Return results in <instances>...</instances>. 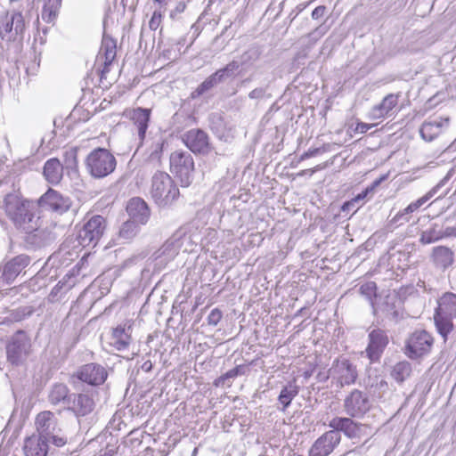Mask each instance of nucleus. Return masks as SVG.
Listing matches in <instances>:
<instances>
[{"label":"nucleus","instance_id":"1","mask_svg":"<svg viewBox=\"0 0 456 456\" xmlns=\"http://www.w3.org/2000/svg\"><path fill=\"white\" fill-rule=\"evenodd\" d=\"M3 208L7 217L12 222L15 227L19 229H29V225L34 224L37 214V205L36 202L24 199L20 192H11L5 195L3 202Z\"/></svg>","mask_w":456,"mask_h":456},{"label":"nucleus","instance_id":"2","mask_svg":"<svg viewBox=\"0 0 456 456\" xmlns=\"http://www.w3.org/2000/svg\"><path fill=\"white\" fill-rule=\"evenodd\" d=\"M456 318V294L446 292L437 299L434 322L438 333L446 341L448 335L453 330V319Z\"/></svg>","mask_w":456,"mask_h":456},{"label":"nucleus","instance_id":"3","mask_svg":"<svg viewBox=\"0 0 456 456\" xmlns=\"http://www.w3.org/2000/svg\"><path fill=\"white\" fill-rule=\"evenodd\" d=\"M85 164L92 177L101 179L114 172L117 159L109 150L99 147L86 156Z\"/></svg>","mask_w":456,"mask_h":456},{"label":"nucleus","instance_id":"4","mask_svg":"<svg viewBox=\"0 0 456 456\" xmlns=\"http://www.w3.org/2000/svg\"><path fill=\"white\" fill-rule=\"evenodd\" d=\"M151 194L157 205L164 207L178 197L179 190L167 173L158 171L151 179Z\"/></svg>","mask_w":456,"mask_h":456},{"label":"nucleus","instance_id":"5","mask_svg":"<svg viewBox=\"0 0 456 456\" xmlns=\"http://www.w3.org/2000/svg\"><path fill=\"white\" fill-rule=\"evenodd\" d=\"M171 172L180 180L183 186H189L194 178V160L190 152L177 150L171 153Z\"/></svg>","mask_w":456,"mask_h":456},{"label":"nucleus","instance_id":"6","mask_svg":"<svg viewBox=\"0 0 456 456\" xmlns=\"http://www.w3.org/2000/svg\"><path fill=\"white\" fill-rule=\"evenodd\" d=\"M107 227L106 219L99 215L93 216L79 231L77 239L82 247H95L103 236Z\"/></svg>","mask_w":456,"mask_h":456},{"label":"nucleus","instance_id":"7","mask_svg":"<svg viewBox=\"0 0 456 456\" xmlns=\"http://www.w3.org/2000/svg\"><path fill=\"white\" fill-rule=\"evenodd\" d=\"M30 348L31 342L28 334L23 330H18L6 346L8 362L14 365L23 363L29 355Z\"/></svg>","mask_w":456,"mask_h":456},{"label":"nucleus","instance_id":"8","mask_svg":"<svg viewBox=\"0 0 456 456\" xmlns=\"http://www.w3.org/2000/svg\"><path fill=\"white\" fill-rule=\"evenodd\" d=\"M29 229H22L25 232L24 241L30 248H41L52 244L55 240V234L48 228L42 227L40 216L35 218L34 224H30Z\"/></svg>","mask_w":456,"mask_h":456},{"label":"nucleus","instance_id":"9","mask_svg":"<svg viewBox=\"0 0 456 456\" xmlns=\"http://www.w3.org/2000/svg\"><path fill=\"white\" fill-rule=\"evenodd\" d=\"M371 403L364 392L354 389L343 403L345 413L351 418H362L370 409Z\"/></svg>","mask_w":456,"mask_h":456},{"label":"nucleus","instance_id":"10","mask_svg":"<svg viewBox=\"0 0 456 456\" xmlns=\"http://www.w3.org/2000/svg\"><path fill=\"white\" fill-rule=\"evenodd\" d=\"M434 339L426 330H416L407 339L406 354L411 359H417L427 354L431 350Z\"/></svg>","mask_w":456,"mask_h":456},{"label":"nucleus","instance_id":"11","mask_svg":"<svg viewBox=\"0 0 456 456\" xmlns=\"http://www.w3.org/2000/svg\"><path fill=\"white\" fill-rule=\"evenodd\" d=\"M25 20L21 12H13L10 17L5 16L0 24V37L2 39L15 41L23 39L25 32Z\"/></svg>","mask_w":456,"mask_h":456},{"label":"nucleus","instance_id":"12","mask_svg":"<svg viewBox=\"0 0 456 456\" xmlns=\"http://www.w3.org/2000/svg\"><path fill=\"white\" fill-rule=\"evenodd\" d=\"M329 372L340 387L354 384L358 377L356 367L346 358L334 361Z\"/></svg>","mask_w":456,"mask_h":456},{"label":"nucleus","instance_id":"13","mask_svg":"<svg viewBox=\"0 0 456 456\" xmlns=\"http://www.w3.org/2000/svg\"><path fill=\"white\" fill-rule=\"evenodd\" d=\"M29 263L30 257L25 254L16 256L5 263L0 269V288L12 283Z\"/></svg>","mask_w":456,"mask_h":456},{"label":"nucleus","instance_id":"14","mask_svg":"<svg viewBox=\"0 0 456 456\" xmlns=\"http://www.w3.org/2000/svg\"><path fill=\"white\" fill-rule=\"evenodd\" d=\"M183 142L195 154L208 155L212 149L208 134L201 129L187 131L183 135Z\"/></svg>","mask_w":456,"mask_h":456},{"label":"nucleus","instance_id":"15","mask_svg":"<svg viewBox=\"0 0 456 456\" xmlns=\"http://www.w3.org/2000/svg\"><path fill=\"white\" fill-rule=\"evenodd\" d=\"M329 427L337 430L339 434L343 432L346 436L351 439L367 436L368 426L357 423L352 418L335 417L330 421Z\"/></svg>","mask_w":456,"mask_h":456},{"label":"nucleus","instance_id":"16","mask_svg":"<svg viewBox=\"0 0 456 456\" xmlns=\"http://www.w3.org/2000/svg\"><path fill=\"white\" fill-rule=\"evenodd\" d=\"M341 435L333 428L322 435L312 445L310 456H328L340 444Z\"/></svg>","mask_w":456,"mask_h":456},{"label":"nucleus","instance_id":"17","mask_svg":"<svg viewBox=\"0 0 456 456\" xmlns=\"http://www.w3.org/2000/svg\"><path fill=\"white\" fill-rule=\"evenodd\" d=\"M37 207L59 214L68 211L71 206L69 198L62 196L57 191L49 189L37 203Z\"/></svg>","mask_w":456,"mask_h":456},{"label":"nucleus","instance_id":"18","mask_svg":"<svg viewBox=\"0 0 456 456\" xmlns=\"http://www.w3.org/2000/svg\"><path fill=\"white\" fill-rule=\"evenodd\" d=\"M95 408V402L92 395L87 393H72L67 411L73 413L77 419L92 413Z\"/></svg>","mask_w":456,"mask_h":456},{"label":"nucleus","instance_id":"19","mask_svg":"<svg viewBox=\"0 0 456 456\" xmlns=\"http://www.w3.org/2000/svg\"><path fill=\"white\" fill-rule=\"evenodd\" d=\"M76 377L91 386H99L105 382L108 372L101 364L92 362L83 365L77 370Z\"/></svg>","mask_w":456,"mask_h":456},{"label":"nucleus","instance_id":"20","mask_svg":"<svg viewBox=\"0 0 456 456\" xmlns=\"http://www.w3.org/2000/svg\"><path fill=\"white\" fill-rule=\"evenodd\" d=\"M191 241V235H188L181 231L174 233L159 248V256H164L166 260L173 259L179 250L183 248L186 243Z\"/></svg>","mask_w":456,"mask_h":456},{"label":"nucleus","instance_id":"21","mask_svg":"<svg viewBox=\"0 0 456 456\" xmlns=\"http://www.w3.org/2000/svg\"><path fill=\"white\" fill-rule=\"evenodd\" d=\"M36 427L37 435L48 440L50 436L61 432V428L58 427V420L50 411H44L37 414Z\"/></svg>","mask_w":456,"mask_h":456},{"label":"nucleus","instance_id":"22","mask_svg":"<svg viewBox=\"0 0 456 456\" xmlns=\"http://www.w3.org/2000/svg\"><path fill=\"white\" fill-rule=\"evenodd\" d=\"M151 109L136 108L132 110L131 120L138 136V148L143 144L149 126Z\"/></svg>","mask_w":456,"mask_h":456},{"label":"nucleus","instance_id":"23","mask_svg":"<svg viewBox=\"0 0 456 456\" xmlns=\"http://www.w3.org/2000/svg\"><path fill=\"white\" fill-rule=\"evenodd\" d=\"M444 185V181H441L435 187H433L429 191H428L424 196L417 200L416 201L409 204L405 208L399 211L392 219V223L404 222L407 223L410 221V214L417 211L420 207H422L426 202H428L435 194L437 192L438 189Z\"/></svg>","mask_w":456,"mask_h":456},{"label":"nucleus","instance_id":"24","mask_svg":"<svg viewBox=\"0 0 456 456\" xmlns=\"http://www.w3.org/2000/svg\"><path fill=\"white\" fill-rule=\"evenodd\" d=\"M369 339L367 354L371 361H378L388 343L387 336L384 330L378 329L369 334Z\"/></svg>","mask_w":456,"mask_h":456},{"label":"nucleus","instance_id":"25","mask_svg":"<svg viewBox=\"0 0 456 456\" xmlns=\"http://www.w3.org/2000/svg\"><path fill=\"white\" fill-rule=\"evenodd\" d=\"M126 212L130 219L140 224H145L149 221L151 210L147 203L141 198H132L126 206Z\"/></svg>","mask_w":456,"mask_h":456},{"label":"nucleus","instance_id":"26","mask_svg":"<svg viewBox=\"0 0 456 456\" xmlns=\"http://www.w3.org/2000/svg\"><path fill=\"white\" fill-rule=\"evenodd\" d=\"M132 325L128 323L119 324L112 330L110 337V345L118 351H124L128 348L132 338Z\"/></svg>","mask_w":456,"mask_h":456},{"label":"nucleus","instance_id":"27","mask_svg":"<svg viewBox=\"0 0 456 456\" xmlns=\"http://www.w3.org/2000/svg\"><path fill=\"white\" fill-rule=\"evenodd\" d=\"M449 118L442 117L425 121L419 128L420 136L427 142L433 141L442 133L443 128L449 126Z\"/></svg>","mask_w":456,"mask_h":456},{"label":"nucleus","instance_id":"28","mask_svg":"<svg viewBox=\"0 0 456 456\" xmlns=\"http://www.w3.org/2000/svg\"><path fill=\"white\" fill-rule=\"evenodd\" d=\"M430 259L434 266L445 271L454 263V253L446 246H436L432 248Z\"/></svg>","mask_w":456,"mask_h":456},{"label":"nucleus","instance_id":"29","mask_svg":"<svg viewBox=\"0 0 456 456\" xmlns=\"http://www.w3.org/2000/svg\"><path fill=\"white\" fill-rule=\"evenodd\" d=\"M71 395L72 393H70L67 385L63 383H54L49 388L47 399L53 406L62 405L66 409L71 398Z\"/></svg>","mask_w":456,"mask_h":456},{"label":"nucleus","instance_id":"30","mask_svg":"<svg viewBox=\"0 0 456 456\" xmlns=\"http://www.w3.org/2000/svg\"><path fill=\"white\" fill-rule=\"evenodd\" d=\"M49 440L38 435H33L27 438L24 443V452L26 456H46Z\"/></svg>","mask_w":456,"mask_h":456},{"label":"nucleus","instance_id":"31","mask_svg":"<svg viewBox=\"0 0 456 456\" xmlns=\"http://www.w3.org/2000/svg\"><path fill=\"white\" fill-rule=\"evenodd\" d=\"M397 95L393 94H387L379 104L374 106L371 109L370 112V118L379 119L389 116L390 112L397 105Z\"/></svg>","mask_w":456,"mask_h":456},{"label":"nucleus","instance_id":"32","mask_svg":"<svg viewBox=\"0 0 456 456\" xmlns=\"http://www.w3.org/2000/svg\"><path fill=\"white\" fill-rule=\"evenodd\" d=\"M116 48L117 45L116 41L114 39L103 37L102 46L99 53L100 58H104L103 69L102 70V74L110 71V66L116 58Z\"/></svg>","mask_w":456,"mask_h":456},{"label":"nucleus","instance_id":"33","mask_svg":"<svg viewBox=\"0 0 456 456\" xmlns=\"http://www.w3.org/2000/svg\"><path fill=\"white\" fill-rule=\"evenodd\" d=\"M44 175L53 184L61 182L63 175V166L56 158L48 159L44 166Z\"/></svg>","mask_w":456,"mask_h":456},{"label":"nucleus","instance_id":"34","mask_svg":"<svg viewBox=\"0 0 456 456\" xmlns=\"http://www.w3.org/2000/svg\"><path fill=\"white\" fill-rule=\"evenodd\" d=\"M299 387L296 384V381L289 382L284 386L278 396V402L281 404V411H285L286 409L290 405L292 400L298 395Z\"/></svg>","mask_w":456,"mask_h":456},{"label":"nucleus","instance_id":"35","mask_svg":"<svg viewBox=\"0 0 456 456\" xmlns=\"http://www.w3.org/2000/svg\"><path fill=\"white\" fill-rule=\"evenodd\" d=\"M141 225L142 224L129 218L123 223L119 228L118 240H120L121 243L130 241L138 234Z\"/></svg>","mask_w":456,"mask_h":456},{"label":"nucleus","instance_id":"36","mask_svg":"<svg viewBox=\"0 0 456 456\" xmlns=\"http://www.w3.org/2000/svg\"><path fill=\"white\" fill-rule=\"evenodd\" d=\"M62 0H45L42 12L41 18L45 22L54 23L56 20Z\"/></svg>","mask_w":456,"mask_h":456},{"label":"nucleus","instance_id":"37","mask_svg":"<svg viewBox=\"0 0 456 456\" xmlns=\"http://www.w3.org/2000/svg\"><path fill=\"white\" fill-rule=\"evenodd\" d=\"M411 365L406 361L397 362L391 370V377L398 383H403L411 374Z\"/></svg>","mask_w":456,"mask_h":456},{"label":"nucleus","instance_id":"38","mask_svg":"<svg viewBox=\"0 0 456 456\" xmlns=\"http://www.w3.org/2000/svg\"><path fill=\"white\" fill-rule=\"evenodd\" d=\"M249 365L248 364H240L234 367L233 369L229 370L226 371L224 375L220 376L215 381L216 386H224L226 382V380L234 379L239 376L247 375L249 372Z\"/></svg>","mask_w":456,"mask_h":456},{"label":"nucleus","instance_id":"39","mask_svg":"<svg viewBox=\"0 0 456 456\" xmlns=\"http://www.w3.org/2000/svg\"><path fill=\"white\" fill-rule=\"evenodd\" d=\"M444 236L442 230L436 224H434L430 228L423 231L420 234L419 241L422 244L434 243Z\"/></svg>","mask_w":456,"mask_h":456},{"label":"nucleus","instance_id":"40","mask_svg":"<svg viewBox=\"0 0 456 456\" xmlns=\"http://www.w3.org/2000/svg\"><path fill=\"white\" fill-rule=\"evenodd\" d=\"M219 77H217V74L214 72L209 77H208L196 89L191 93V97L196 98L206 92L211 90L217 85L221 84Z\"/></svg>","mask_w":456,"mask_h":456},{"label":"nucleus","instance_id":"41","mask_svg":"<svg viewBox=\"0 0 456 456\" xmlns=\"http://www.w3.org/2000/svg\"><path fill=\"white\" fill-rule=\"evenodd\" d=\"M240 68V63L238 61L232 60L227 63L224 68L219 69L216 71L220 81L223 83L230 78H234L236 74Z\"/></svg>","mask_w":456,"mask_h":456},{"label":"nucleus","instance_id":"42","mask_svg":"<svg viewBox=\"0 0 456 456\" xmlns=\"http://www.w3.org/2000/svg\"><path fill=\"white\" fill-rule=\"evenodd\" d=\"M380 181L381 179L375 181L370 187H367L365 190L358 193L351 200L346 202V207H356V209H358L360 207L363 205L364 200L366 199L368 194L373 191L375 186L379 184Z\"/></svg>","mask_w":456,"mask_h":456},{"label":"nucleus","instance_id":"43","mask_svg":"<svg viewBox=\"0 0 456 456\" xmlns=\"http://www.w3.org/2000/svg\"><path fill=\"white\" fill-rule=\"evenodd\" d=\"M210 128L217 136H222L224 123L223 118L218 114H213L210 117Z\"/></svg>","mask_w":456,"mask_h":456},{"label":"nucleus","instance_id":"44","mask_svg":"<svg viewBox=\"0 0 456 456\" xmlns=\"http://www.w3.org/2000/svg\"><path fill=\"white\" fill-rule=\"evenodd\" d=\"M377 286L374 281H368L362 284L359 288L360 293L366 297L368 299H371L376 294Z\"/></svg>","mask_w":456,"mask_h":456},{"label":"nucleus","instance_id":"45","mask_svg":"<svg viewBox=\"0 0 456 456\" xmlns=\"http://www.w3.org/2000/svg\"><path fill=\"white\" fill-rule=\"evenodd\" d=\"M258 58V55L256 54V52L255 51H246L244 52L240 57V61L239 63H240V67L241 66H247V65H249V64H252L254 61H256Z\"/></svg>","mask_w":456,"mask_h":456},{"label":"nucleus","instance_id":"46","mask_svg":"<svg viewBox=\"0 0 456 456\" xmlns=\"http://www.w3.org/2000/svg\"><path fill=\"white\" fill-rule=\"evenodd\" d=\"M267 94V87H256L248 94V98L252 100H260L265 97H270Z\"/></svg>","mask_w":456,"mask_h":456},{"label":"nucleus","instance_id":"47","mask_svg":"<svg viewBox=\"0 0 456 456\" xmlns=\"http://www.w3.org/2000/svg\"><path fill=\"white\" fill-rule=\"evenodd\" d=\"M162 13L160 10H155L149 21V27L151 30H156L161 24Z\"/></svg>","mask_w":456,"mask_h":456},{"label":"nucleus","instance_id":"48","mask_svg":"<svg viewBox=\"0 0 456 456\" xmlns=\"http://www.w3.org/2000/svg\"><path fill=\"white\" fill-rule=\"evenodd\" d=\"M328 150V146L324 145L319 148L309 149L300 156V160H305L309 158L314 157L320 153L325 152Z\"/></svg>","mask_w":456,"mask_h":456},{"label":"nucleus","instance_id":"49","mask_svg":"<svg viewBox=\"0 0 456 456\" xmlns=\"http://www.w3.org/2000/svg\"><path fill=\"white\" fill-rule=\"evenodd\" d=\"M222 312L218 308H214L208 316V323L216 326L222 319Z\"/></svg>","mask_w":456,"mask_h":456},{"label":"nucleus","instance_id":"50","mask_svg":"<svg viewBox=\"0 0 456 456\" xmlns=\"http://www.w3.org/2000/svg\"><path fill=\"white\" fill-rule=\"evenodd\" d=\"M49 442L57 447H62L67 444V437L60 433H54V435L49 436Z\"/></svg>","mask_w":456,"mask_h":456},{"label":"nucleus","instance_id":"51","mask_svg":"<svg viewBox=\"0 0 456 456\" xmlns=\"http://www.w3.org/2000/svg\"><path fill=\"white\" fill-rule=\"evenodd\" d=\"M328 27L325 25H320L313 32L309 34V37L317 41L328 32Z\"/></svg>","mask_w":456,"mask_h":456},{"label":"nucleus","instance_id":"52","mask_svg":"<svg viewBox=\"0 0 456 456\" xmlns=\"http://www.w3.org/2000/svg\"><path fill=\"white\" fill-rule=\"evenodd\" d=\"M13 315L12 319L15 322L21 321L25 316H28L31 314V311L28 310L27 307L20 308L16 310V312L12 314Z\"/></svg>","mask_w":456,"mask_h":456},{"label":"nucleus","instance_id":"53","mask_svg":"<svg viewBox=\"0 0 456 456\" xmlns=\"http://www.w3.org/2000/svg\"><path fill=\"white\" fill-rule=\"evenodd\" d=\"M326 7L323 5H319L312 12V18L314 20H318L322 18L325 14Z\"/></svg>","mask_w":456,"mask_h":456},{"label":"nucleus","instance_id":"54","mask_svg":"<svg viewBox=\"0 0 456 456\" xmlns=\"http://www.w3.org/2000/svg\"><path fill=\"white\" fill-rule=\"evenodd\" d=\"M65 156H66L67 166L69 167H76V165H77L76 154L74 152H66Z\"/></svg>","mask_w":456,"mask_h":456},{"label":"nucleus","instance_id":"55","mask_svg":"<svg viewBox=\"0 0 456 456\" xmlns=\"http://www.w3.org/2000/svg\"><path fill=\"white\" fill-rule=\"evenodd\" d=\"M185 7H186V5H185V3H184V2H179V3H177V4H176V6H175V10H173V11L171 12V13H170L171 18H175V16L176 14L183 12H184V10H185Z\"/></svg>","mask_w":456,"mask_h":456},{"label":"nucleus","instance_id":"56","mask_svg":"<svg viewBox=\"0 0 456 456\" xmlns=\"http://www.w3.org/2000/svg\"><path fill=\"white\" fill-rule=\"evenodd\" d=\"M373 126H374V125H370V124H366V123H363V122H359V123H357L355 130L357 132L361 133V134H364V133H366L369 129H370Z\"/></svg>","mask_w":456,"mask_h":456},{"label":"nucleus","instance_id":"57","mask_svg":"<svg viewBox=\"0 0 456 456\" xmlns=\"http://www.w3.org/2000/svg\"><path fill=\"white\" fill-rule=\"evenodd\" d=\"M141 369L145 372L151 371L152 370V362L150 360L145 361L142 364Z\"/></svg>","mask_w":456,"mask_h":456},{"label":"nucleus","instance_id":"58","mask_svg":"<svg viewBox=\"0 0 456 456\" xmlns=\"http://www.w3.org/2000/svg\"><path fill=\"white\" fill-rule=\"evenodd\" d=\"M155 3H158L159 4V7H165L168 4L169 2L172 0H153Z\"/></svg>","mask_w":456,"mask_h":456},{"label":"nucleus","instance_id":"59","mask_svg":"<svg viewBox=\"0 0 456 456\" xmlns=\"http://www.w3.org/2000/svg\"><path fill=\"white\" fill-rule=\"evenodd\" d=\"M378 386L379 387V388H382V389H385L387 387V382L384 379H381L379 383H378Z\"/></svg>","mask_w":456,"mask_h":456},{"label":"nucleus","instance_id":"60","mask_svg":"<svg viewBox=\"0 0 456 456\" xmlns=\"http://www.w3.org/2000/svg\"><path fill=\"white\" fill-rule=\"evenodd\" d=\"M354 207H346V202L343 204L342 206V211H350L351 209H353Z\"/></svg>","mask_w":456,"mask_h":456},{"label":"nucleus","instance_id":"61","mask_svg":"<svg viewBox=\"0 0 456 456\" xmlns=\"http://www.w3.org/2000/svg\"><path fill=\"white\" fill-rule=\"evenodd\" d=\"M151 158L159 159V151L156 150L154 152L151 153Z\"/></svg>","mask_w":456,"mask_h":456},{"label":"nucleus","instance_id":"62","mask_svg":"<svg viewBox=\"0 0 456 456\" xmlns=\"http://www.w3.org/2000/svg\"><path fill=\"white\" fill-rule=\"evenodd\" d=\"M198 452V449L197 448H194L193 452H192V456H195Z\"/></svg>","mask_w":456,"mask_h":456},{"label":"nucleus","instance_id":"63","mask_svg":"<svg viewBox=\"0 0 456 456\" xmlns=\"http://www.w3.org/2000/svg\"><path fill=\"white\" fill-rule=\"evenodd\" d=\"M219 39V37H215L214 42H216Z\"/></svg>","mask_w":456,"mask_h":456},{"label":"nucleus","instance_id":"64","mask_svg":"<svg viewBox=\"0 0 456 456\" xmlns=\"http://www.w3.org/2000/svg\"><path fill=\"white\" fill-rule=\"evenodd\" d=\"M77 111H78V110L75 109V110H73V114H75Z\"/></svg>","mask_w":456,"mask_h":456}]
</instances>
